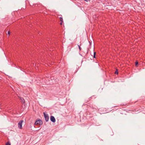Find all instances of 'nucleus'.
<instances>
[{
	"instance_id": "nucleus-1",
	"label": "nucleus",
	"mask_w": 145,
	"mask_h": 145,
	"mask_svg": "<svg viewBox=\"0 0 145 145\" xmlns=\"http://www.w3.org/2000/svg\"><path fill=\"white\" fill-rule=\"evenodd\" d=\"M43 114L44 116L46 122H47L48 121L49 119V117L47 114H46L45 112L43 113Z\"/></svg>"
},
{
	"instance_id": "nucleus-2",
	"label": "nucleus",
	"mask_w": 145,
	"mask_h": 145,
	"mask_svg": "<svg viewBox=\"0 0 145 145\" xmlns=\"http://www.w3.org/2000/svg\"><path fill=\"white\" fill-rule=\"evenodd\" d=\"M23 121V120H22L20 121L18 123V127L20 129H22V123Z\"/></svg>"
},
{
	"instance_id": "nucleus-3",
	"label": "nucleus",
	"mask_w": 145,
	"mask_h": 145,
	"mask_svg": "<svg viewBox=\"0 0 145 145\" xmlns=\"http://www.w3.org/2000/svg\"><path fill=\"white\" fill-rule=\"evenodd\" d=\"M35 125H37L39 124L40 125H42V122L41 120H37L35 122Z\"/></svg>"
},
{
	"instance_id": "nucleus-4",
	"label": "nucleus",
	"mask_w": 145,
	"mask_h": 145,
	"mask_svg": "<svg viewBox=\"0 0 145 145\" xmlns=\"http://www.w3.org/2000/svg\"><path fill=\"white\" fill-rule=\"evenodd\" d=\"M50 119L51 121L53 123L56 122V120L54 117L53 116H51L50 117Z\"/></svg>"
},
{
	"instance_id": "nucleus-5",
	"label": "nucleus",
	"mask_w": 145,
	"mask_h": 145,
	"mask_svg": "<svg viewBox=\"0 0 145 145\" xmlns=\"http://www.w3.org/2000/svg\"><path fill=\"white\" fill-rule=\"evenodd\" d=\"M20 99L21 100V101L23 103H24L25 102L24 100V99L22 97H20Z\"/></svg>"
},
{
	"instance_id": "nucleus-6",
	"label": "nucleus",
	"mask_w": 145,
	"mask_h": 145,
	"mask_svg": "<svg viewBox=\"0 0 145 145\" xmlns=\"http://www.w3.org/2000/svg\"><path fill=\"white\" fill-rule=\"evenodd\" d=\"M60 20L61 22H63V18L62 17H60Z\"/></svg>"
},
{
	"instance_id": "nucleus-7",
	"label": "nucleus",
	"mask_w": 145,
	"mask_h": 145,
	"mask_svg": "<svg viewBox=\"0 0 145 145\" xmlns=\"http://www.w3.org/2000/svg\"><path fill=\"white\" fill-rule=\"evenodd\" d=\"M78 48H79V49L80 50V51L81 50V47L78 45Z\"/></svg>"
},
{
	"instance_id": "nucleus-8",
	"label": "nucleus",
	"mask_w": 145,
	"mask_h": 145,
	"mask_svg": "<svg viewBox=\"0 0 145 145\" xmlns=\"http://www.w3.org/2000/svg\"><path fill=\"white\" fill-rule=\"evenodd\" d=\"M118 70H116L115 71V74H118Z\"/></svg>"
},
{
	"instance_id": "nucleus-9",
	"label": "nucleus",
	"mask_w": 145,
	"mask_h": 145,
	"mask_svg": "<svg viewBox=\"0 0 145 145\" xmlns=\"http://www.w3.org/2000/svg\"><path fill=\"white\" fill-rule=\"evenodd\" d=\"M6 145H10V144L9 142H8L6 143Z\"/></svg>"
},
{
	"instance_id": "nucleus-10",
	"label": "nucleus",
	"mask_w": 145,
	"mask_h": 145,
	"mask_svg": "<svg viewBox=\"0 0 145 145\" xmlns=\"http://www.w3.org/2000/svg\"><path fill=\"white\" fill-rule=\"evenodd\" d=\"M138 62H135V64H136V65H138Z\"/></svg>"
},
{
	"instance_id": "nucleus-11",
	"label": "nucleus",
	"mask_w": 145,
	"mask_h": 145,
	"mask_svg": "<svg viewBox=\"0 0 145 145\" xmlns=\"http://www.w3.org/2000/svg\"><path fill=\"white\" fill-rule=\"evenodd\" d=\"M10 32L9 31H8V35H9L10 34Z\"/></svg>"
},
{
	"instance_id": "nucleus-12",
	"label": "nucleus",
	"mask_w": 145,
	"mask_h": 145,
	"mask_svg": "<svg viewBox=\"0 0 145 145\" xmlns=\"http://www.w3.org/2000/svg\"><path fill=\"white\" fill-rule=\"evenodd\" d=\"M95 55H96V52H94V54H93V55L95 56Z\"/></svg>"
},
{
	"instance_id": "nucleus-13",
	"label": "nucleus",
	"mask_w": 145,
	"mask_h": 145,
	"mask_svg": "<svg viewBox=\"0 0 145 145\" xmlns=\"http://www.w3.org/2000/svg\"><path fill=\"white\" fill-rule=\"evenodd\" d=\"M63 22H61L60 23V24L62 25V23Z\"/></svg>"
},
{
	"instance_id": "nucleus-14",
	"label": "nucleus",
	"mask_w": 145,
	"mask_h": 145,
	"mask_svg": "<svg viewBox=\"0 0 145 145\" xmlns=\"http://www.w3.org/2000/svg\"><path fill=\"white\" fill-rule=\"evenodd\" d=\"M93 58H95V56H94L93 55Z\"/></svg>"
}]
</instances>
